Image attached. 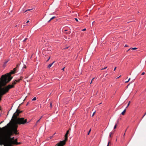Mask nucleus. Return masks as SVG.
<instances>
[{
	"label": "nucleus",
	"mask_w": 146,
	"mask_h": 146,
	"mask_svg": "<svg viewBox=\"0 0 146 146\" xmlns=\"http://www.w3.org/2000/svg\"><path fill=\"white\" fill-rule=\"evenodd\" d=\"M15 73L14 71L11 70L9 73L2 75L0 79V100L1 99V96L7 92L9 89L14 87L13 85H8L7 87L3 88L7 83L12 79V77L11 76V74Z\"/></svg>",
	"instance_id": "obj_1"
},
{
	"label": "nucleus",
	"mask_w": 146,
	"mask_h": 146,
	"mask_svg": "<svg viewBox=\"0 0 146 146\" xmlns=\"http://www.w3.org/2000/svg\"><path fill=\"white\" fill-rule=\"evenodd\" d=\"M9 124H8L7 125L2 128V129L5 132V139L7 140L11 137V136L12 135L13 133L12 131H10L8 129V127L7 125Z\"/></svg>",
	"instance_id": "obj_2"
},
{
	"label": "nucleus",
	"mask_w": 146,
	"mask_h": 146,
	"mask_svg": "<svg viewBox=\"0 0 146 146\" xmlns=\"http://www.w3.org/2000/svg\"><path fill=\"white\" fill-rule=\"evenodd\" d=\"M27 119H25L24 118L18 117L17 120L13 122L15 124H24L27 123Z\"/></svg>",
	"instance_id": "obj_3"
},
{
	"label": "nucleus",
	"mask_w": 146,
	"mask_h": 146,
	"mask_svg": "<svg viewBox=\"0 0 146 146\" xmlns=\"http://www.w3.org/2000/svg\"><path fill=\"white\" fill-rule=\"evenodd\" d=\"M69 133V131H67L65 135V138L64 140L62 141H60V142L58 143L55 146H64L66 144V141L68 139V135Z\"/></svg>",
	"instance_id": "obj_4"
},
{
	"label": "nucleus",
	"mask_w": 146,
	"mask_h": 146,
	"mask_svg": "<svg viewBox=\"0 0 146 146\" xmlns=\"http://www.w3.org/2000/svg\"><path fill=\"white\" fill-rule=\"evenodd\" d=\"M22 112V111H20L18 109H17L15 112L13 114L12 118L11 120L13 122L17 119L18 118H17V116L19 115V114Z\"/></svg>",
	"instance_id": "obj_5"
},
{
	"label": "nucleus",
	"mask_w": 146,
	"mask_h": 146,
	"mask_svg": "<svg viewBox=\"0 0 146 146\" xmlns=\"http://www.w3.org/2000/svg\"><path fill=\"white\" fill-rule=\"evenodd\" d=\"M16 124L13 125L11 127V129L10 131H12V132H13L15 134L17 135L18 134V133L17 132V126L16 125Z\"/></svg>",
	"instance_id": "obj_6"
},
{
	"label": "nucleus",
	"mask_w": 146,
	"mask_h": 146,
	"mask_svg": "<svg viewBox=\"0 0 146 146\" xmlns=\"http://www.w3.org/2000/svg\"><path fill=\"white\" fill-rule=\"evenodd\" d=\"M21 79H22L21 78L20 79H19L18 80H15V81L13 82H12L13 85H13V86H14V85H15L16 84L17 82H19L21 80Z\"/></svg>",
	"instance_id": "obj_7"
},
{
	"label": "nucleus",
	"mask_w": 146,
	"mask_h": 146,
	"mask_svg": "<svg viewBox=\"0 0 146 146\" xmlns=\"http://www.w3.org/2000/svg\"><path fill=\"white\" fill-rule=\"evenodd\" d=\"M100 65H102L104 63V60L103 59L101 58L100 60Z\"/></svg>",
	"instance_id": "obj_8"
},
{
	"label": "nucleus",
	"mask_w": 146,
	"mask_h": 146,
	"mask_svg": "<svg viewBox=\"0 0 146 146\" xmlns=\"http://www.w3.org/2000/svg\"><path fill=\"white\" fill-rule=\"evenodd\" d=\"M9 61V60H8L5 61V62H4V64H3V66L4 67H5L6 66V64L7 63V62Z\"/></svg>",
	"instance_id": "obj_9"
},
{
	"label": "nucleus",
	"mask_w": 146,
	"mask_h": 146,
	"mask_svg": "<svg viewBox=\"0 0 146 146\" xmlns=\"http://www.w3.org/2000/svg\"><path fill=\"white\" fill-rule=\"evenodd\" d=\"M54 62H55L54 61L52 63L49 64L48 66V68H50Z\"/></svg>",
	"instance_id": "obj_10"
},
{
	"label": "nucleus",
	"mask_w": 146,
	"mask_h": 146,
	"mask_svg": "<svg viewBox=\"0 0 146 146\" xmlns=\"http://www.w3.org/2000/svg\"><path fill=\"white\" fill-rule=\"evenodd\" d=\"M126 111V109H125L121 113V114L122 115H124Z\"/></svg>",
	"instance_id": "obj_11"
},
{
	"label": "nucleus",
	"mask_w": 146,
	"mask_h": 146,
	"mask_svg": "<svg viewBox=\"0 0 146 146\" xmlns=\"http://www.w3.org/2000/svg\"><path fill=\"white\" fill-rule=\"evenodd\" d=\"M21 143L20 142H19V143H18L17 142V141H16V143L15 142V144H15V145H18V144H20V143Z\"/></svg>",
	"instance_id": "obj_12"
},
{
	"label": "nucleus",
	"mask_w": 146,
	"mask_h": 146,
	"mask_svg": "<svg viewBox=\"0 0 146 146\" xmlns=\"http://www.w3.org/2000/svg\"><path fill=\"white\" fill-rule=\"evenodd\" d=\"M55 17L54 16V17H52L51 18V19H50V20H49L48 21V22H49L51 20H52V19H53Z\"/></svg>",
	"instance_id": "obj_13"
},
{
	"label": "nucleus",
	"mask_w": 146,
	"mask_h": 146,
	"mask_svg": "<svg viewBox=\"0 0 146 146\" xmlns=\"http://www.w3.org/2000/svg\"><path fill=\"white\" fill-rule=\"evenodd\" d=\"M33 9H27L24 12H25L27 11H31V10Z\"/></svg>",
	"instance_id": "obj_14"
},
{
	"label": "nucleus",
	"mask_w": 146,
	"mask_h": 146,
	"mask_svg": "<svg viewBox=\"0 0 146 146\" xmlns=\"http://www.w3.org/2000/svg\"><path fill=\"white\" fill-rule=\"evenodd\" d=\"M130 101H129V102H128V104L127 105V107H126V108H125V109L127 108L128 107V106H129V104H130Z\"/></svg>",
	"instance_id": "obj_15"
},
{
	"label": "nucleus",
	"mask_w": 146,
	"mask_h": 146,
	"mask_svg": "<svg viewBox=\"0 0 146 146\" xmlns=\"http://www.w3.org/2000/svg\"><path fill=\"white\" fill-rule=\"evenodd\" d=\"M112 134V132H111L110 133V135L109 136V137H111V135Z\"/></svg>",
	"instance_id": "obj_16"
},
{
	"label": "nucleus",
	"mask_w": 146,
	"mask_h": 146,
	"mask_svg": "<svg viewBox=\"0 0 146 146\" xmlns=\"http://www.w3.org/2000/svg\"><path fill=\"white\" fill-rule=\"evenodd\" d=\"M36 100V98L35 97L33 98V99L32 100L33 101H35Z\"/></svg>",
	"instance_id": "obj_17"
},
{
	"label": "nucleus",
	"mask_w": 146,
	"mask_h": 146,
	"mask_svg": "<svg viewBox=\"0 0 146 146\" xmlns=\"http://www.w3.org/2000/svg\"><path fill=\"white\" fill-rule=\"evenodd\" d=\"M116 126H117V123H116L115 126H114V129H115L116 128Z\"/></svg>",
	"instance_id": "obj_18"
},
{
	"label": "nucleus",
	"mask_w": 146,
	"mask_h": 146,
	"mask_svg": "<svg viewBox=\"0 0 146 146\" xmlns=\"http://www.w3.org/2000/svg\"><path fill=\"white\" fill-rule=\"evenodd\" d=\"M27 38H26L23 41V42H24L25 41L27 40Z\"/></svg>",
	"instance_id": "obj_19"
},
{
	"label": "nucleus",
	"mask_w": 146,
	"mask_h": 146,
	"mask_svg": "<svg viewBox=\"0 0 146 146\" xmlns=\"http://www.w3.org/2000/svg\"><path fill=\"white\" fill-rule=\"evenodd\" d=\"M130 78H129V79H128V80L127 81H126L125 82V83H127L130 80Z\"/></svg>",
	"instance_id": "obj_20"
},
{
	"label": "nucleus",
	"mask_w": 146,
	"mask_h": 146,
	"mask_svg": "<svg viewBox=\"0 0 146 146\" xmlns=\"http://www.w3.org/2000/svg\"><path fill=\"white\" fill-rule=\"evenodd\" d=\"M137 49V48L136 47H134V48H132V50H135V49Z\"/></svg>",
	"instance_id": "obj_21"
},
{
	"label": "nucleus",
	"mask_w": 146,
	"mask_h": 146,
	"mask_svg": "<svg viewBox=\"0 0 146 146\" xmlns=\"http://www.w3.org/2000/svg\"><path fill=\"white\" fill-rule=\"evenodd\" d=\"M16 68H14L13 69V71H14L15 72H16Z\"/></svg>",
	"instance_id": "obj_22"
},
{
	"label": "nucleus",
	"mask_w": 146,
	"mask_h": 146,
	"mask_svg": "<svg viewBox=\"0 0 146 146\" xmlns=\"http://www.w3.org/2000/svg\"><path fill=\"white\" fill-rule=\"evenodd\" d=\"M91 131V129H90V130L89 131V132H88V135H89V133H90V132Z\"/></svg>",
	"instance_id": "obj_23"
},
{
	"label": "nucleus",
	"mask_w": 146,
	"mask_h": 146,
	"mask_svg": "<svg viewBox=\"0 0 146 146\" xmlns=\"http://www.w3.org/2000/svg\"><path fill=\"white\" fill-rule=\"evenodd\" d=\"M52 102H50V108H51L52 107Z\"/></svg>",
	"instance_id": "obj_24"
},
{
	"label": "nucleus",
	"mask_w": 146,
	"mask_h": 146,
	"mask_svg": "<svg viewBox=\"0 0 146 146\" xmlns=\"http://www.w3.org/2000/svg\"><path fill=\"white\" fill-rule=\"evenodd\" d=\"M75 20L77 22L78 21V20L77 18H75Z\"/></svg>",
	"instance_id": "obj_25"
},
{
	"label": "nucleus",
	"mask_w": 146,
	"mask_h": 146,
	"mask_svg": "<svg viewBox=\"0 0 146 146\" xmlns=\"http://www.w3.org/2000/svg\"><path fill=\"white\" fill-rule=\"evenodd\" d=\"M107 68V67H105L104 68H102L101 69V70H104V69H105L106 68Z\"/></svg>",
	"instance_id": "obj_26"
},
{
	"label": "nucleus",
	"mask_w": 146,
	"mask_h": 146,
	"mask_svg": "<svg viewBox=\"0 0 146 146\" xmlns=\"http://www.w3.org/2000/svg\"><path fill=\"white\" fill-rule=\"evenodd\" d=\"M86 29L85 28V29H84L82 30V31H86Z\"/></svg>",
	"instance_id": "obj_27"
},
{
	"label": "nucleus",
	"mask_w": 146,
	"mask_h": 146,
	"mask_svg": "<svg viewBox=\"0 0 146 146\" xmlns=\"http://www.w3.org/2000/svg\"><path fill=\"white\" fill-rule=\"evenodd\" d=\"M95 113V112H94L93 113V114H92V116H93L94 115Z\"/></svg>",
	"instance_id": "obj_28"
},
{
	"label": "nucleus",
	"mask_w": 146,
	"mask_h": 146,
	"mask_svg": "<svg viewBox=\"0 0 146 146\" xmlns=\"http://www.w3.org/2000/svg\"><path fill=\"white\" fill-rule=\"evenodd\" d=\"M145 74V72H143L141 74V75H143Z\"/></svg>",
	"instance_id": "obj_29"
},
{
	"label": "nucleus",
	"mask_w": 146,
	"mask_h": 146,
	"mask_svg": "<svg viewBox=\"0 0 146 146\" xmlns=\"http://www.w3.org/2000/svg\"><path fill=\"white\" fill-rule=\"evenodd\" d=\"M116 68V67H115L114 68V71H115V70Z\"/></svg>",
	"instance_id": "obj_30"
},
{
	"label": "nucleus",
	"mask_w": 146,
	"mask_h": 146,
	"mask_svg": "<svg viewBox=\"0 0 146 146\" xmlns=\"http://www.w3.org/2000/svg\"><path fill=\"white\" fill-rule=\"evenodd\" d=\"M109 143H110V142H109L108 143V145H107V146H109Z\"/></svg>",
	"instance_id": "obj_31"
},
{
	"label": "nucleus",
	"mask_w": 146,
	"mask_h": 146,
	"mask_svg": "<svg viewBox=\"0 0 146 146\" xmlns=\"http://www.w3.org/2000/svg\"><path fill=\"white\" fill-rule=\"evenodd\" d=\"M65 67H64L62 69V70H63V71H64V69L65 68Z\"/></svg>",
	"instance_id": "obj_32"
},
{
	"label": "nucleus",
	"mask_w": 146,
	"mask_h": 146,
	"mask_svg": "<svg viewBox=\"0 0 146 146\" xmlns=\"http://www.w3.org/2000/svg\"><path fill=\"white\" fill-rule=\"evenodd\" d=\"M50 57H49V58H48V60H47V62L50 59Z\"/></svg>",
	"instance_id": "obj_33"
},
{
	"label": "nucleus",
	"mask_w": 146,
	"mask_h": 146,
	"mask_svg": "<svg viewBox=\"0 0 146 146\" xmlns=\"http://www.w3.org/2000/svg\"><path fill=\"white\" fill-rule=\"evenodd\" d=\"M131 49V48H130L128 50H127V52L128 51H129L130 49Z\"/></svg>",
	"instance_id": "obj_34"
},
{
	"label": "nucleus",
	"mask_w": 146,
	"mask_h": 146,
	"mask_svg": "<svg viewBox=\"0 0 146 146\" xmlns=\"http://www.w3.org/2000/svg\"><path fill=\"white\" fill-rule=\"evenodd\" d=\"M39 120H38L36 122V123H37L39 121Z\"/></svg>",
	"instance_id": "obj_35"
},
{
	"label": "nucleus",
	"mask_w": 146,
	"mask_h": 146,
	"mask_svg": "<svg viewBox=\"0 0 146 146\" xmlns=\"http://www.w3.org/2000/svg\"><path fill=\"white\" fill-rule=\"evenodd\" d=\"M29 20L27 21L26 22V23H29Z\"/></svg>",
	"instance_id": "obj_36"
},
{
	"label": "nucleus",
	"mask_w": 146,
	"mask_h": 146,
	"mask_svg": "<svg viewBox=\"0 0 146 146\" xmlns=\"http://www.w3.org/2000/svg\"><path fill=\"white\" fill-rule=\"evenodd\" d=\"M128 46L127 45V44H125V47H127V46Z\"/></svg>",
	"instance_id": "obj_37"
},
{
	"label": "nucleus",
	"mask_w": 146,
	"mask_h": 146,
	"mask_svg": "<svg viewBox=\"0 0 146 146\" xmlns=\"http://www.w3.org/2000/svg\"><path fill=\"white\" fill-rule=\"evenodd\" d=\"M121 76H120L119 77H117V78H119Z\"/></svg>",
	"instance_id": "obj_38"
},
{
	"label": "nucleus",
	"mask_w": 146,
	"mask_h": 146,
	"mask_svg": "<svg viewBox=\"0 0 146 146\" xmlns=\"http://www.w3.org/2000/svg\"><path fill=\"white\" fill-rule=\"evenodd\" d=\"M94 78H93L92 79V81L94 79Z\"/></svg>",
	"instance_id": "obj_39"
},
{
	"label": "nucleus",
	"mask_w": 146,
	"mask_h": 146,
	"mask_svg": "<svg viewBox=\"0 0 146 146\" xmlns=\"http://www.w3.org/2000/svg\"><path fill=\"white\" fill-rule=\"evenodd\" d=\"M68 47H66V48H66V49H67V48H68Z\"/></svg>",
	"instance_id": "obj_40"
},
{
	"label": "nucleus",
	"mask_w": 146,
	"mask_h": 146,
	"mask_svg": "<svg viewBox=\"0 0 146 146\" xmlns=\"http://www.w3.org/2000/svg\"><path fill=\"white\" fill-rule=\"evenodd\" d=\"M145 116V115H143V117H142V118H143Z\"/></svg>",
	"instance_id": "obj_41"
},
{
	"label": "nucleus",
	"mask_w": 146,
	"mask_h": 146,
	"mask_svg": "<svg viewBox=\"0 0 146 146\" xmlns=\"http://www.w3.org/2000/svg\"><path fill=\"white\" fill-rule=\"evenodd\" d=\"M42 116H41V117H40V118H41H41L42 117Z\"/></svg>",
	"instance_id": "obj_42"
},
{
	"label": "nucleus",
	"mask_w": 146,
	"mask_h": 146,
	"mask_svg": "<svg viewBox=\"0 0 146 146\" xmlns=\"http://www.w3.org/2000/svg\"><path fill=\"white\" fill-rule=\"evenodd\" d=\"M92 81H91V82H90V84H91V83H92Z\"/></svg>",
	"instance_id": "obj_43"
},
{
	"label": "nucleus",
	"mask_w": 146,
	"mask_h": 146,
	"mask_svg": "<svg viewBox=\"0 0 146 146\" xmlns=\"http://www.w3.org/2000/svg\"><path fill=\"white\" fill-rule=\"evenodd\" d=\"M146 114V112L144 114V115H145Z\"/></svg>",
	"instance_id": "obj_44"
},
{
	"label": "nucleus",
	"mask_w": 146,
	"mask_h": 146,
	"mask_svg": "<svg viewBox=\"0 0 146 146\" xmlns=\"http://www.w3.org/2000/svg\"><path fill=\"white\" fill-rule=\"evenodd\" d=\"M40 119H41V118H40L38 120H39V121H40Z\"/></svg>",
	"instance_id": "obj_45"
},
{
	"label": "nucleus",
	"mask_w": 146,
	"mask_h": 146,
	"mask_svg": "<svg viewBox=\"0 0 146 146\" xmlns=\"http://www.w3.org/2000/svg\"><path fill=\"white\" fill-rule=\"evenodd\" d=\"M94 22H93L92 23V24H93V23H94Z\"/></svg>",
	"instance_id": "obj_46"
},
{
	"label": "nucleus",
	"mask_w": 146,
	"mask_h": 146,
	"mask_svg": "<svg viewBox=\"0 0 146 146\" xmlns=\"http://www.w3.org/2000/svg\"><path fill=\"white\" fill-rule=\"evenodd\" d=\"M25 68H26V66H25Z\"/></svg>",
	"instance_id": "obj_47"
},
{
	"label": "nucleus",
	"mask_w": 146,
	"mask_h": 146,
	"mask_svg": "<svg viewBox=\"0 0 146 146\" xmlns=\"http://www.w3.org/2000/svg\"><path fill=\"white\" fill-rule=\"evenodd\" d=\"M125 134H124V135H123L124 137V136Z\"/></svg>",
	"instance_id": "obj_48"
},
{
	"label": "nucleus",
	"mask_w": 146,
	"mask_h": 146,
	"mask_svg": "<svg viewBox=\"0 0 146 146\" xmlns=\"http://www.w3.org/2000/svg\"><path fill=\"white\" fill-rule=\"evenodd\" d=\"M67 31L66 30H65V31Z\"/></svg>",
	"instance_id": "obj_49"
},
{
	"label": "nucleus",
	"mask_w": 146,
	"mask_h": 146,
	"mask_svg": "<svg viewBox=\"0 0 146 146\" xmlns=\"http://www.w3.org/2000/svg\"><path fill=\"white\" fill-rule=\"evenodd\" d=\"M3 121H1V123H2Z\"/></svg>",
	"instance_id": "obj_50"
},
{
	"label": "nucleus",
	"mask_w": 146,
	"mask_h": 146,
	"mask_svg": "<svg viewBox=\"0 0 146 146\" xmlns=\"http://www.w3.org/2000/svg\"><path fill=\"white\" fill-rule=\"evenodd\" d=\"M137 13H139V11L137 12Z\"/></svg>",
	"instance_id": "obj_51"
}]
</instances>
